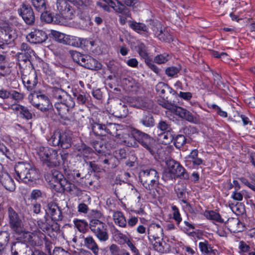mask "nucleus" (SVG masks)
<instances>
[{
    "label": "nucleus",
    "instance_id": "obj_1",
    "mask_svg": "<svg viewBox=\"0 0 255 255\" xmlns=\"http://www.w3.org/2000/svg\"><path fill=\"white\" fill-rule=\"evenodd\" d=\"M102 117L101 121L99 119L98 122H95L94 120L91 123V128L94 134L96 136H103L107 135L115 136L117 138H119L118 142L127 146H136L135 142L131 138L128 134L118 133V125L109 122L108 120L110 116L108 114H104L100 115Z\"/></svg>",
    "mask_w": 255,
    "mask_h": 255
},
{
    "label": "nucleus",
    "instance_id": "obj_2",
    "mask_svg": "<svg viewBox=\"0 0 255 255\" xmlns=\"http://www.w3.org/2000/svg\"><path fill=\"white\" fill-rule=\"evenodd\" d=\"M131 136L129 137L133 140L138 146L137 142L146 149L151 155H155L157 151V143L155 140L147 133L143 132L136 128H133L131 131Z\"/></svg>",
    "mask_w": 255,
    "mask_h": 255
},
{
    "label": "nucleus",
    "instance_id": "obj_3",
    "mask_svg": "<svg viewBox=\"0 0 255 255\" xmlns=\"http://www.w3.org/2000/svg\"><path fill=\"white\" fill-rule=\"evenodd\" d=\"M16 180L25 183H30L38 179L37 169L27 162H19L15 166Z\"/></svg>",
    "mask_w": 255,
    "mask_h": 255
},
{
    "label": "nucleus",
    "instance_id": "obj_4",
    "mask_svg": "<svg viewBox=\"0 0 255 255\" xmlns=\"http://www.w3.org/2000/svg\"><path fill=\"white\" fill-rule=\"evenodd\" d=\"M167 168L164 170L162 179L164 181L179 178L181 179H189V174L180 164L174 160H169L166 162Z\"/></svg>",
    "mask_w": 255,
    "mask_h": 255
},
{
    "label": "nucleus",
    "instance_id": "obj_5",
    "mask_svg": "<svg viewBox=\"0 0 255 255\" xmlns=\"http://www.w3.org/2000/svg\"><path fill=\"white\" fill-rule=\"evenodd\" d=\"M155 90L160 97L157 101L158 104L164 108L171 110L173 108L171 98L176 94V92L162 82L157 83L155 86Z\"/></svg>",
    "mask_w": 255,
    "mask_h": 255
},
{
    "label": "nucleus",
    "instance_id": "obj_6",
    "mask_svg": "<svg viewBox=\"0 0 255 255\" xmlns=\"http://www.w3.org/2000/svg\"><path fill=\"white\" fill-rule=\"evenodd\" d=\"M51 181L50 187L57 192L63 193L67 191L69 193H76L77 189L72 186L65 178V176L59 171L53 169L51 170ZM51 182V181H50Z\"/></svg>",
    "mask_w": 255,
    "mask_h": 255
},
{
    "label": "nucleus",
    "instance_id": "obj_7",
    "mask_svg": "<svg viewBox=\"0 0 255 255\" xmlns=\"http://www.w3.org/2000/svg\"><path fill=\"white\" fill-rule=\"evenodd\" d=\"M139 180L144 188L151 193L159 185V176L158 172L153 168L142 169L138 175Z\"/></svg>",
    "mask_w": 255,
    "mask_h": 255
},
{
    "label": "nucleus",
    "instance_id": "obj_8",
    "mask_svg": "<svg viewBox=\"0 0 255 255\" xmlns=\"http://www.w3.org/2000/svg\"><path fill=\"white\" fill-rule=\"evenodd\" d=\"M36 151L41 161L47 166L55 167L60 165V159L56 149L48 146H39Z\"/></svg>",
    "mask_w": 255,
    "mask_h": 255
},
{
    "label": "nucleus",
    "instance_id": "obj_9",
    "mask_svg": "<svg viewBox=\"0 0 255 255\" xmlns=\"http://www.w3.org/2000/svg\"><path fill=\"white\" fill-rule=\"evenodd\" d=\"M102 0V1L98 2L97 5L103 8L106 11L110 12L113 9L116 12L125 15L126 17H129L130 15L128 8L125 6L121 1L118 0Z\"/></svg>",
    "mask_w": 255,
    "mask_h": 255
},
{
    "label": "nucleus",
    "instance_id": "obj_10",
    "mask_svg": "<svg viewBox=\"0 0 255 255\" xmlns=\"http://www.w3.org/2000/svg\"><path fill=\"white\" fill-rule=\"evenodd\" d=\"M89 227L100 242H105L109 240L107 226L105 223L98 219H92L90 221Z\"/></svg>",
    "mask_w": 255,
    "mask_h": 255
},
{
    "label": "nucleus",
    "instance_id": "obj_11",
    "mask_svg": "<svg viewBox=\"0 0 255 255\" xmlns=\"http://www.w3.org/2000/svg\"><path fill=\"white\" fill-rule=\"evenodd\" d=\"M17 34L15 30L9 25L0 27V49H5L8 45L11 43L16 38Z\"/></svg>",
    "mask_w": 255,
    "mask_h": 255
},
{
    "label": "nucleus",
    "instance_id": "obj_12",
    "mask_svg": "<svg viewBox=\"0 0 255 255\" xmlns=\"http://www.w3.org/2000/svg\"><path fill=\"white\" fill-rule=\"evenodd\" d=\"M56 5L61 16L65 19H72L75 16V9L67 0H57Z\"/></svg>",
    "mask_w": 255,
    "mask_h": 255
},
{
    "label": "nucleus",
    "instance_id": "obj_13",
    "mask_svg": "<svg viewBox=\"0 0 255 255\" xmlns=\"http://www.w3.org/2000/svg\"><path fill=\"white\" fill-rule=\"evenodd\" d=\"M136 48L139 55L144 59L148 67L154 73L158 74L160 70L153 63L152 58L148 56L147 47L143 43H140L136 46Z\"/></svg>",
    "mask_w": 255,
    "mask_h": 255
},
{
    "label": "nucleus",
    "instance_id": "obj_14",
    "mask_svg": "<svg viewBox=\"0 0 255 255\" xmlns=\"http://www.w3.org/2000/svg\"><path fill=\"white\" fill-rule=\"evenodd\" d=\"M8 214L10 229L15 233L20 234L23 231V224L20 217L11 207L8 208Z\"/></svg>",
    "mask_w": 255,
    "mask_h": 255
},
{
    "label": "nucleus",
    "instance_id": "obj_15",
    "mask_svg": "<svg viewBox=\"0 0 255 255\" xmlns=\"http://www.w3.org/2000/svg\"><path fill=\"white\" fill-rule=\"evenodd\" d=\"M18 50L20 51L17 53V59L19 62V66H21V63H26L29 62L30 63V59L31 54L34 52L33 50L30 47L26 42L21 43L19 47Z\"/></svg>",
    "mask_w": 255,
    "mask_h": 255
},
{
    "label": "nucleus",
    "instance_id": "obj_16",
    "mask_svg": "<svg viewBox=\"0 0 255 255\" xmlns=\"http://www.w3.org/2000/svg\"><path fill=\"white\" fill-rule=\"evenodd\" d=\"M17 11L27 24L31 25L34 22V13L30 5L23 3L18 9Z\"/></svg>",
    "mask_w": 255,
    "mask_h": 255
},
{
    "label": "nucleus",
    "instance_id": "obj_17",
    "mask_svg": "<svg viewBox=\"0 0 255 255\" xmlns=\"http://www.w3.org/2000/svg\"><path fill=\"white\" fill-rule=\"evenodd\" d=\"M80 175L81 174L79 173V171L77 170L66 171L65 173V178L69 183V186L72 187V186L73 185L74 186V187L76 188L77 190H78V191L75 194L70 193V194L75 196H79L82 194V190L77 185H76V184L78 183V182L77 178H79Z\"/></svg>",
    "mask_w": 255,
    "mask_h": 255
},
{
    "label": "nucleus",
    "instance_id": "obj_18",
    "mask_svg": "<svg viewBox=\"0 0 255 255\" xmlns=\"http://www.w3.org/2000/svg\"><path fill=\"white\" fill-rule=\"evenodd\" d=\"M21 78L23 84L28 91H32L34 90L38 83L36 72L30 71L27 75L22 74Z\"/></svg>",
    "mask_w": 255,
    "mask_h": 255
},
{
    "label": "nucleus",
    "instance_id": "obj_19",
    "mask_svg": "<svg viewBox=\"0 0 255 255\" xmlns=\"http://www.w3.org/2000/svg\"><path fill=\"white\" fill-rule=\"evenodd\" d=\"M47 214L50 217L53 221H61L63 215L61 209L58 205L53 202H50L47 204Z\"/></svg>",
    "mask_w": 255,
    "mask_h": 255
},
{
    "label": "nucleus",
    "instance_id": "obj_20",
    "mask_svg": "<svg viewBox=\"0 0 255 255\" xmlns=\"http://www.w3.org/2000/svg\"><path fill=\"white\" fill-rule=\"evenodd\" d=\"M47 38V35L45 31L38 29H34L26 36L27 40L34 44L41 43Z\"/></svg>",
    "mask_w": 255,
    "mask_h": 255
},
{
    "label": "nucleus",
    "instance_id": "obj_21",
    "mask_svg": "<svg viewBox=\"0 0 255 255\" xmlns=\"http://www.w3.org/2000/svg\"><path fill=\"white\" fill-rule=\"evenodd\" d=\"M198 151L195 149L191 150L190 154L186 157L185 165L186 166H190L192 164L194 167L201 165L203 162V160L198 157Z\"/></svg>",
    "mask_w": 255,
    "mask_h": 255
},
{
    "label": "nucleus",
    "instance_id": "obj_22",
    "mask_svg": "<svg viewBox=\"0 0 255 255\" xmlns=\"http://www.w3.org/2000/svg\"><path fill=\"white\" fill-rule=\"evenodd\" d=\"M225 224L231 232L238 233L242 231L244 229L243 224L238 218H229Z\"/></svg>",
    "mask_w": 255,
    "mask_h": 255
},
{
    "label": "nucleus",
    "instance_id": "obj_23",
    "mask_svg": "<svg viewBox=\"0 0 255 255\" xmlns=\"http://www.w3.org/2000/svg\"><path fill=\"white\" fill-rule=\"evenodd\" d=\"M199 248L202 254L204 255H217L218 251L213 249V247L209 242L203 240L199 243Z\"/></svg>",
    "mask_w": 255,
    "mask_h": 255
},
{
    "label": "nucleus",
    "instance_id": "obj_24",
    "mask_svg": "<svg viewBox=\"0 0 255 255\" xmlns=\"http://www.w3.org/2000/svg\"><path fill=\"white\" fill-rule=\"evenodd\" d=\"M51 107L52 104L49 98L45 95L39 92L38 109L42 112H46Z\"/></svg>",
    "mask_w": 255,
    "mask_h": 255
},
{
    "label": "nucleus",
    "instance_id": "obj_25",
    "mask_svg": "<svg viewBox=\"0 0 255 255\" xmlns=\"http://www.w3.org/2000/svg\"><path fill=\"white\" fill-rule=\"evenodd\" d=\"M128 23L129 27L137 33L142 35L148 33V28L144 23L135 21H129Z\"/></svg>",
    "mask_w": 255,
    "mask_h": 255
},
{
    "label": "nucleus",
    "instance_id": "obj_26",
    "mask_svg": "<svg viewBox=\"0 0 255 255\" xmlns=\"http://www.w3.org/2000/svg\"><path fill=\"white\" fill-rule=\"evenodd\" d=\"M128 109L127 106L122 103H117L113 108V115L118 118H123L127 116Z\"/></svg>",
    "mask_w": 255,
    "mask_h": 255
},
{
    "label": "nucleus",
    "instance_id": "obj_27",
    "mask_svg": "<svg viewBox=\"0 0 255 255\" xmlns=\"http://www.w3.org/2000/svg\"><path fill=\"white\" fill-rule=\"evenodd\" d=\"M83 67L92 70H98L101 68L102 65L97 60L88 55Z\"/></svg>",
    "mask_w": 255,
    "mask_h": 255
},
{
    "label": "nucleus",
    "instance_id": "obj_28",
    "mask_svg": "<svg viewBox=\"0 0 255 255\" xmlns=\"http://www.w3.org/2000/svg\"><path fill=\"white\" fill-rule=\"evenodd\" d=\"M41 14L40 16L41 20L42 21H45L47 23H53L54 24H58L60 22V16L59 15L54 16L51 13L47 11H44L41 12Z\"/></svg>",
    "mask_w": 255,
    "mask_h": 255
},
{
    "label": "nucleus",
    "instance_id": "obj_29",
    "mask_svg": "<svg viewBox=\"0 0 255 255\" xmlns=\"http://www.w3.org/2000/svg\"><path fill=\"white\" fill-rule=\"evenodd\" d=\"M139 122L144 127L152 128L155 125V121L152 115L148 113H144L139 119Z\"/></svg>",
    "mask_w": 255,
    "mask_h": 255
},
{
    "label": "nucleus",
    "instance_id": "obj_30",
    "mask_svg": "<svg viewBox=\"0 0 255 255\" xmlns=\"http://www.w3.org/2000/svg\"><path fill=\"white\" fill-rule=\"evenodd\" d=\"M0 182L4 187L7 190L12 192L15 189V185L13 180L8 174L3 175Z\"/></svg>",
    "mask_w": 255,
    "mask_h": 255
},
{
    "label": "nucleus",
    "instance_id": "obj_31",
    "mask_svg": "<svg viewBox=\"0 0 255 255\" xmlns=\"http://www.w3.org/2000/svg\"><path fill=\"white\" fill-rule=\"evenodd\" d=\"M113 219L116 225L122 228L127 226V222L123 213L121 211H116L113 213Z\"/></svg>",
    "mask_w": 255,
    "mask_h": 255
},
{
    "label": "nucleus",
    "instance_id": "obj_32",
    "mask_svg": "<svg viewBox=\"0 0 255 255\" xmlns=\"http://www.w3.org/2000/svg\"><path fill=\"white\" fill-rule=\"evenodd\" d=\"M151 237L155 241L153 244L154 250L161 254L165 253L166 250L163 246L162 239H160L157 235H150L148 236L149 239L151 240Z\"/></svg>",
    "mask_w": 255,
    "mask_h": 255
},
{
    "label": "nucleus",
    "instance_id": "obj_33",
    "mask_svg": "<svg viewBox=\"0 0 255 255\" xmlns=\"http://www.w3.org/2000/svg\"><path fill=\"white\" fill-rule=\"evenodd\" d=\"M77 150L81 156H83L85 160L91 158L93 154V150L84 143L78 146Z\"/></svg>",
    "mask_w": 255,
    "mask_h": 255
},
{
    "label": "nucleus",
    "instance_id": "obj_34",
    "mask_svg": "<svg viewBox=\"0 0 255 255\" xmlns=\"http://www.w3.org/2000/svg\"><path fill=\"white\" fill-rule=\"evenodd\" d=\"M26 248V244L22 242H16L13 243L11 247V255H18L19 254L25 252Z\"/></svg>",
    "mask_w": 255,
    "mask_h": 255
},
{
    "label": "nucleus",
    "instance_id": "obj_35",
    "mask_svg": "<svg viewBox=\"0 0 255 255\" xmlns=\"http://www.w3.org/2000/svg\"><path fill=\"white\" fill-rule=\"evenodd\" d=\"M176 113L181 118L188 122H193L194 121V118L192 114L185 109L178 107L177 108Z\"/></svg>",
    "mask_w": 255,
    "mask_h": 255
},
{
    "label": "nucleus",
    "instance_id": "obj_36",
    "mask_svg": "<svg viewBox=\"0 0 255 255\" xmlns=\"http://www.w3.org/2000/svg\"><path fill=\"white\" fill-rule=\"evenodd\" d=\"M60 140L59 146L62 148L67 149L71 146V137L69 133L65 132H61Z\"/></svg>",
    "mask_w": 255,
    "mask_h": 255
},
{
    "label": "nucleus",
    "instance_id": "obj_37",
    "mask_svg": "<svg viewBox=\"0 0 255 255\" xmlns=\"http://www.w3.org/2000/svg\"><path fill=\"white\" fill-rule=\"evenodd\" d=\"M84 243L85 246L93 253L97 255L99 252V248L95 241L92 237L89 236L85 238L84 239Z\"/></svg>",
    "mask_w": 255,
    "mask_h": 255
},
{
    "label": "nucleus",
    "instance_id": "obj_38",
    "mask_svg": "<svg viewBox=\"0 0 255 255\" xmlns=\"http://www.w3.org/2000/svg\"><path fill=\"white\" fill-rule=\"evenodd\" d=\"M70 52L73 61L82 66L83 63L85 62L88 55L82 54L76 51H70Z\"/></svg>",
    "mask_w": 255,
    "mask_h": 255
},
{
    "label": "nucleus",
    "instance_id": "obj_39",
    "mask_svg": "<svg viewBox=\"0 0 255 255\" xmlns=\"http://www.w3.org/2000/svg\"><path fill=\"white\" fill-rule=\"evenodd\" d=\"M158 138L162 144L165 145L168 144L174 139L173 131L161 132L159 134Z\"/></svg>",
    "mask_w": 255,
    "mask_h": 255
},
{
    "label": "nucleus",
    "instance_id": "obj_40",
    "mask_svg": "<svg viewBox=\"0 0 255 255\" xmlns=\"http://www.w3.org/2000/svg\"><path fill=\"white\" fill-rule=\"evenodd\" d=\"M229 207L237 215H242L246 211L245 205L242 203H231L229 204Z\"/></svg>",
    "mask_w": 255,
    "mask_h": 255
},
{
    "label": "nucleus",
    "instance_id": "obj_41",
    "mask_svg": "<svg viewBox=\"0 0 255 255\" xmlns=\"http://www.w3.org/2000/svg\"><path fill=\"white\" fill-rule=\"evenodd\" d=\"M204 216L208 219L214 220L221 223H224V221L221 218L220 215L214 211H206L204 213Z\"/></svg>",
    "mask_w": 255,
    "mask_h": 255
},
{
    "label": "nucleus",
    "instance_id": "obj_42",
    "mask_svg": "<svg viewBox=\"0 0 255 255\" xmlns=\"http://www.w3.org/2000/svg\"><path fill=\"white\" fill-rule=\"evenodd\" d=\"M67 94L64 90L57 87L53 88L51 93V95L54 98L60 101L66 98Z\"/></svg>",
    "mask_w": 255,
    "mask_h": 255
},
{
    "label": "nucleus",
    "instance_id": "obj_43",
    "mask_svg": "<svg viewBox=\"0 0 255 255\" xmlns=\"http://www.w3.org/2000/svg\"><path fill=\"white\" fill-rule=\"evenodd\" d=\"M73 95L77 98V102L78 104L84 105L86 103L87 98L86 95L84 91L80 90L78 91L75 89L72 90Z\"/></svg>",
    "mask_w": 255,
    "mask_h": 255
},
{
    "label": "nucleus",
    "instance_id": "obj_44",
    "mask_svg": "<svg viewBox=\"0 0 255 255\" xmlns=\"http://www.w3.org/2000/svg\"><path fill=\"white\" fill-rule=\"evenodd\" d=\"M54 107L57 114L62 118H64L69 112V110L62 101L55 104Z\"/></svg>",
    "mask_w": 255,
    "mask_h": 255
},
{
    "label": "nucleus",
    "instance_id": "obj_45",
    "mask_svg": "<svg viewBox=\"0 0 255 255\" xmlns=\"http://www.w3.org/2000/svg\"><path fill=\"white\" fill-rule=\"evenodd\" d=\"M60 136L61 131L58 129L55 130L48 139V143L54 146H59Z\"/></svg>",
    "mask_w": 255,
    "mask_h": 255
},
{
    "label": "nucleus",
    "instance_id": "obj_46",
    "mask_svg": "<svg viewBox=\"0 0 255 255\" xmlns=\"http://www.w3.org/2000/svg\"><path fill=\"white\" fill-rule=\"evenodd\" d=\"M35 9L38 12H43L46 8L45 0H31Z\"/></svg>",
    "mask_w": 255,
    "mask_h": 255
},
{
    "label": "nucleus",
    "instance_id": "obj_47",
    "mask_svg": "<svg viewBox=\"0 0 255 255\" xmlns=\"http://www.w3.org/2000/svg\"><path fill=\"white\" fill-rule=\"evenodd\" d=\"M170 55L167 53L158 54L154 58L153 62L158 64H161L166 63L170 59Z\"/></svg>",
    "mask_w": 255,
    "mask_h": 255
},
{
    "label": "nucleus",
    "instance_id": "obj_48",
    "mask_svg": "<svg viewBox=\"0 0 255 255\" xmlns=\"http://www.w3.org/2000/svg\"><path fill=\"white\" fill-rule=\"evenodd\" d=\"M158 38L166 42H170L173 40L172 35L169 32L167 28H163L161 31L160 35L158 34Z\"/></svg>",
    "mask_w": 255,
    "mask_h": 255
},
{
    "label": "nucleus",
    "instance_id": "obj_49",
    "mask_svg": "<svg viewBox=\"0 0 255 255\" xmlns=\"http://www.w3.org/2000/svg\"><path fill=\"white\" fill-rule=\"evenodd\" d=\"M157 128L158 129L162 131V132L172 131V128L171 125L169 124V122L160 120L157 125Z\"/></svg>",
    "mask_w": 255,
    "mask_h": 255
},
{
    "label": "nucleus",
    "instance_id": "obj_50",
    "mask_svg": "<svg viewBox=\"0 0 255 255\" xmlns=\"http://www.w3.org/2000/svg\"><path fill=\"white\" fill-rule=\"evenodd\" d=\"M108 142L106 143L105 145H103L101 141H96L93 143V147L98 153L101 154H105L106 151V149L107 148Z\"/></svg>",
    "mask_w": 255,
    "mask_h": 255
},
{
    "label": "nucleus",
    "instance_id": "obj_51",
    "mask_svg": "<svg viewBox=\"0 0 255 255\" xmlns=\"http://www.w3.org/2000/svg\"><path fill=\"white\" fill-rule=\"evenodd\" d=\"M173 140H174L175 146L178 149L182 147L186 142V138L183 134L176 135Z\"/></svg>",
    "mask_w": 255,
    "mask_h": 255
},
{
    "label": "nucleus",
    "instance_id": "obj_52",
    "mask_svg": "<svg viewBox=\"0 0 255 255\" xmlns=\"http://www.w3.org/2000/svg\"><path fill=\"white\" fill-rule=\"evenodd\" d=\"M49 36L59 42L64 43L65 42L64 38H65V35L59 31L52 30L49 33Z\"/></svg>",
    "mask_w": 255,
    "mask_h": 255
},
{
    "label": "nucleus",
    "instance_id": "obj_53",
    "mask_svg": "<svg viewBox=\"0 0 255 255\" xmlns=\"http://www.w3.org/2000/svg\"><path fill=\"white\" fill-rule=\"evenodd\" d=\"M171 208L172 211V219L175 220L176 224L178 225L182 221V217L179 209L176 206L173 205L171 206Z\"/></svg>",
    "mask_w": 255,
    "mask_h": 255
},
{
    "label": "nucleus",
    "instance_id": "obj_54",
    "mask_svg": "<svg viewBox=\"0 0 255 255\" xmlns=\"http://www.w3.org/2000/svg\"><path fill=\"white\" fill-rule=\"evenodd\" d=\"M9 240V234L6 231L0 232V246L5 248Z\"/></svg>",
    "mask_w": 255,
    "mask_h": 255
},
{
    "label": "nucleus",
    "instance_id": "obj_55",
    "mask_svg": "<svg viewBox=\"0 0 255 255\" xmlns=\"http://www.w3.org/2000/svg\"><path fill=\"white\" fill-rule=\"evenodd\" d=\"M75 226L82 233H85L88 226V223L84 220H77L74 221Z\"/></svg>",
    "mask_w": 255,
    "mask_h": 255
},
{
    "label": "nucleus",
    "instance_id": "obj_56",
    "mask_svg": "<svg viewBox=\"0 0 255 255\" xmlns=\"http://www.w3.org/2000/svg\"><path fill=\"white\" fill-rule=\"evenodd\" d=\"M176 194L178 199L184 204H185L187 207H191V205L186 200V192L184 189L178 188L176 191Z\"/></svg>",
    "mask_w": 255,
    "mask_h": 255
},
{
    "label": "nucleus",
    "instance_id": "obj_57",
    "mask_svg": "<svg viewBox=\"0 0 255 255\" xmlns=\"http://www.w3.org/2000/svg\"><path fill=\"white\" fill-rule=\"evenodd\" d=\"M33 241L37 246H41L47 239L45 235L41 233H37L33 235Z\"/></svg>",
    "mask_w": 255,
    "mask_h": 255
},
{
    "label": "nucleus",
    "instance_id": "obj_58",
    "mask_svg": "<svg viewBox=\"0 0 255 255\" xmlns=\"http://www.w3.org/2000/svg\"><path fill=\"white\" fill-rule=\"evenodd\" d=\"M9 98H11L17 103L21 101L24 98L23 93L18 92L15 90H10Z\"/></svg>",
    "mask_w": 255,
    "mask_h": 255
},
{
    "label": "nucleus",
    "instance_id": "obj_59",
    "mask_svg": "<svg viewBox=\"0 0 255 255\" xmlns=\"http://www.w3.org/2000/svg\"><path fill=\"white\" fill-rule=\"evenodd\" d=\"M63 103L66 106L69 110L73 109L75 105V103L73 99L69 94H67L66 98L62 100Z\"/></svg>",
    "mask_w": 255,
    "mask_h": 255
},
{
    "label": "nucleus",
    "instance_id": "obj_60",
    "mask_svg": "<svg viewBox=\"0 0 255 255\" xmlns=\"http://www.w3.org/2000/svg\"><path fill=\"white\" fill-rule=\"evenodd\" d=\"M11 72V67L7 63L4 65H2L0 67V78L5 77L10 75Z\"/></svg>",
    "mask_w": 255,
    "mask_h": 255
},
{
    "label": "nucleus",
    "instance_id": "obj_61",
    "mask_svg": "<svg viewBox=\"0 0 255 255\" xmlns=\"http://www.w3.org/2000/svg\"><path fill=\"white\" fill-rule=\"evenodd\" d=\"M28 100L30 103L34 107L38 109V102H39V93L34 92V93H31L28 95Z\"/></svg>",
    "mask_w": 255,
    "mask_h": 255
},
{
    "label": "nucleus",
    "instance_id": "obj_62",
    "mask_svg": "<svg viewBox=\"0 0 255 255\" xmlns=\"http://www.w3.org/2000/svg\"><path fill=\"white\" fill-rule=\"evenodd\" d=\"M19 115L22 118L27 120H30L32 118V114L30 112L28 108L24 106H22Z\"/></svg>",
    "mask_w": 255,
    "mask_h": 255
},
{
    "label": "nucleus",
    "instance_id": "obj_63",
    "mask_svg": "<svg viewBox=\"0 0 255 255\" xmlns=\"http://www.w3.org/2000/svg\"><path fill=\"white\" fill-rule=\"evenodd\" d=\"M210 55L212 57L217 59H221L222 60H224L226 58L228 59V55L226 52L219 53L218 51L212 50L210 51Z\"/></svg>",
    "mask_w": 255,
    "mask_h": 255
},
{
    "label": "nucleus",
    "instance_id": "obj_64",
    "mask_svg": "<svg viewBox=\"0 0 255 255\" xmlns=\"http://www.w3.org/2000/svg\"><path fill=\"white\" fill-rule=\"evenodd\" d=\"M180 68L177 67L172 66L168 67L165 70V74L168 76L172 77L177 75L180 71Z\"/></svg>",
    "mask_w": 255,
    "mask_h": 255
}]
</instances>
